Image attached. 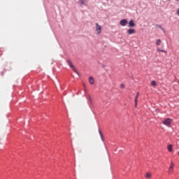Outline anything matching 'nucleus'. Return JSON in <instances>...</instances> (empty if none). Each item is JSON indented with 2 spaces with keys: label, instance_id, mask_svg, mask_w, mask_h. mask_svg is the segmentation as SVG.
Returning a JSON list of instances; mask_svg holds the SVG:
<instances>
[{
  "label": "nucleus",
  "instance_id": "f257e3e1",
  "mask_svg": "<svg viewBox=\"0 0 179 179\" xmlns=\"http://www.w3.org/2000/svg\"><path fill=\"white\" fill-rule=\"evenodd\" d=\"M162 124H164V125H166V127H170L171 125V119H164L162 122Z\"/></svg>",
  "mask_w": 179,
  "mask_h": 179
},
{
  "label": "nucleus",
  "instance_id": "f03ea898",
  "mask_svg": "<svg viewBox=\"0 0 179 179\" xmlns=\"http://www.w3.org/2000/svg\"><path fill=\"white\" fill-rule=\"evenodd\" d=\"M67 64H68L69 66H70V68H71L73 69V71H74V72H76L77 74L78 73V71H76V69L75 68V66H73V64H72V62L71 60L68 59Z\"/></svg>",
  "mask_w": 179,
  "mask_h": 179
},
{
  "label": "nucleus",
  "instance_id": "7ed1b4c3",
  "mask_svg": "<svg viewBox=\"0 0 179 179\" xmlns=\"http://www.w3.org/2000/svg\"><path fill=\"white\" fill-rule=\"evenodd\" d=\"M168 173H169V174H173V173H174V163L173 162H171V165L169 168Z\"/></svg>",
  "mask_w": 179,
  "mask_h": 179
},
{
  "label": "nucleus",
  "instance_id": "20e7f679",
  "mask_svg": "<svg viewBox=\"0 0 179 179\" xmlns=\"http://www.w3.org/2000/svg\"><path fill=\"white\" fill-rule=\"evenodd\" d=\"M120 24L123 27L127 26L128 24V20L127 19H123L120 21Z\"/></svg>",
  "mask_w": 179,
  "mask_h": 179
},
{
  "label": "nucleus",
  "instance_id": "39448f33",
  "mask_svg": "<svg viewBox=\"0 0 179 179\" xmlns=\"http://www.w3.org/2000/svg\"><path fill=\"white\" fill-rule=\"evenodd\" d=\"M96 30L98 34L101 33V27L99 24V23H96Z\"/></svg>",
  "mask_w": 179,
  "mask_h": 179
},
{
  "label": "nucleus",
  "instance_id": "423d86ee",
  "mask_svg": "<svg viewBox=\"0 0 179 179\" xmlns=\"http://www.w3.org/2000/svg\"><path fill=\"white\" fill-rule=\"evenodd\" d=\"M136 33V31L135 29H127V34L131 35V34H135Z\"/></svg>",
  "mask_w": 179,
  "mask_h": 179
},
{
  "label": "nucleus",
  "instance_id": "0eeeda50",
  "mask_svg": "<svg viewBox=\"0 0 179 179\" xmlns=\"http://www.w3.org/2000/svg\"><path fill=\"white\" fill-rule=\"evenodd\" d=\"M129 27H135V22H134V20L129 21Z\"/></svg>",
  "mask_w": 179,
  "mask_h": 179
},
{
  "label": "nucleus",
  "instance_id": "6e6552de",
  "mask_svg": "<svg viewBox=\"0 0 179 179\" xmlns=\"http://www.w3.org/2000/svg\"><path fill=\"white\" fill-rule=\"evenodd\" d=\"M138 97H139V92H137V94L135 98V107L136 108L138 106Z\"/></svg>",
  "mask_w": 179,
  "mask_h": 179
},
{
  "label": "nucleus",
  "instance_id": "1a4fd4ad",
  "mask_svg": "<svg viewBox=\"0 0 179 179\" xmlns=\"http://www.w3.org/2000/svg\"><path fill=\"white\" fill-rule=\"evenodd\" d=\"M89 82L90 83V85H94V79L93 78V77H90L89 78Z\"/></svg>",
  "mask_w": 179,
  "mask_h": 179
},
{
  "label": "nucleus",
  "instance_id": "9d476101",
  "mask_svg": "<svg viewBox=\"0 0 179 179\" xmlns=\"http://www.w3.org/2000/svg\"><path fill=\"white\" fill-rule=\"evenodd\" d=\"M151 177H152V174H151L150 173H147L145 174V178L149 179V178H150Z\"/></svg>",
  "mask_w": 179,
  "mask_h": 179
},
{
  "label": "nucleus",
  "instance_id": "9b49d317",
  "mask_svg": "<svg viewBox=\"0 0 179 179\" xmlns=\"http://www.w3.org/2000/svg\"><path fill=\"white\" fill-rule=\"evenodd\" d=\"M157 51H158L159 52H166V50H162L160 48H157Z\"/></svg>",
  "mask_w": 179,
  "mask_h": 179
},
{
  "label": "nucleus",
  "instance_id": "f8f14e48",
  "mask_svg": "<svg viewBox=\"0 0 179 179\" xmlns=\"http://www.w3.org/2000/svg\"><path fill=\"white\" fill-rule=\"evenodd\" d=\"M169 152H173V146L171 145H168Z\"/></svg>",
  "mask_w": 179,
  "mask_h": 179
},
{
  "label": "nucleus",
  "instance_id": "ddd939ff",
  "mask_svg": "<svg viewBox=\"0 0 179 179\" xmlns=\"http://www.w3.org/2000/svg\"><path fill=\"white\" fill-rule=\"evenodd\" d=\"M156 44H157V45H160V44H162V40L157 39L156 41Z\"/></svg>",
  "mask_w": 179,
  "mask_h": 179
},
{
  "label": "nucleus",
  "instance_id": "4468645a",
  "mask_svg": "<svg viewBox=\"0 0 179 179\" xmlns=\"http://www.w3.org/2000/svg\"><path fill=\"white\" fill-rule=\"evenodd\" d=\"M80 3L81 5H85V3H86V0H80Z\"/></svg>",
  "mask_w": 179,
  "mask_h": 179
},
{
  "label": "nucleus",
  "instance_id": "2eb2a0df",
  "mask_svg": "<svg viewBox=\"0 0 179 179\" xmlns=\"http://www.w3.org/2000/svg\"><path fill=\"white\" fill-rule=\"evenodd\" d=\"M99 135L101 136V140L103 141V133H101V131H100V130L99 131Z\"/></svg>",
  "mask_w": 179,
  "mask_h": 179
},
{
  "label": "nucleus",
  "instance_id": "dca6fc26",
  "mask_svg": "<svg viewBox=\"0 0 179 179\" xmlns=\"http://www.w3.org/2000/svg\"><path fill=\"white\" fill-rule=\"evenodd\" d=\"M151 85H152V86H156V81H155V80H152V82H151Z\"/></svg>",
  "mask_w": 179,
  "mask_h": 179
},
{
  "label": "nucleus",
  "instance_id": "f3484780",
  "mask_svg": "<svg viewBox=\"0 0 179 179\" xmlns=\"http://www.w3.org/2000/svg\"><path fill=\"white\" fill-rule=\"evenodd\" d=\"M176 15H178V16H179V8L177 9Z\"/></svg>",
  "mask_w": 179,
  "mask_h": 179
},
{
  "label": "nucleus",
  "instance_id": "a211bd4d",
  "mask_svg": "<svg viewBox=\"0 0 179 179\" xmlns=\"http://www.w3.org/2000/svg\"><path fill=\"white\" fill-rule=\"evenodd\" d=\"M120 87H121L122 89H124V84H121V85H120Z\"/></svg>",
  "mask_w": 179,
  "mask_h": 179
},
{
  "label": "nucleus",
  "instance_id": "6ab92c4d",
  "mask_svg": "<svg viewBox=\"0 0 179 179\" xmlns=\"http://www.w3.org/2000/svg\"><path fill=\"white\" fill-rule=\"evenodd\" d=\"M89 99L92 101V97L90 96H89Z\"/></svg>",
  "mask_w": 179,
  "mask_h": 179
},
{
  "label": "nucleus",
  "instance_id": "aec40b11",
  "mask_svg": "<svg viewBox=\"0 0 179 179\" xmlns=\"http://www.w3.org/2000/svg\"><path fill=\"white\" fill-rule=\"evenodd\" d=\"M176 1H179V0H176Z\"/></svg>",
  "mask_w": 179,
  "mask_h": 179
}]
</instances>
